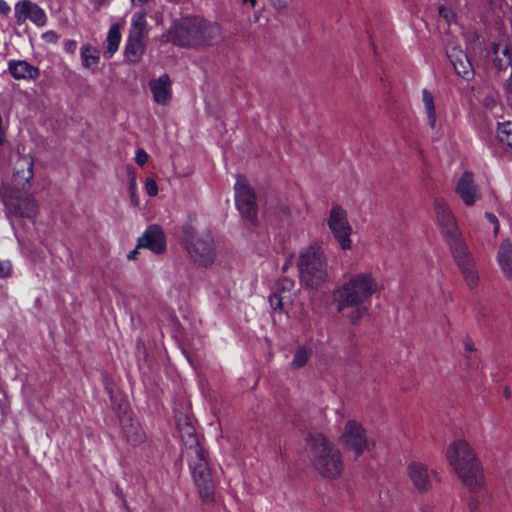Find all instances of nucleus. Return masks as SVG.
Returning <instances> with one entry per match:
<instances>
[{
    "mask_svg": "<svg viewBox=\"0 0 512 512\" xmlns=\"http://www.w3.org/2000/svg\"><path fill=\"white\" fill-rule=\"evenodd\" d=\"M34 162L32 157L24 155L15 163L11 184L0 188V199L7 219H33L38 213V204L31 191ZM13 227V224H11Z\"/></svg>",
    "mask_w": 512,
    "mask_h": 512,
    "instance_id": "1",
    "label": "nucleus"
},
{
    "mask_svg": "<svg viewBox=\"0 0 512 512\" xmlns=\"http://www.w3.org/2000/svg\"><path fill=\"white\" fill-rule=\"evenodd\" d=\"M378 290V283L370 271L353 274L348 281L338 287L333 294L337 310L345 313L352 323H356L368 313L366 303Z\"/></svg>",
    "mask_w": 512,
    "mask_h": 512,
    "instance_id": "2",
    "label": "nucleus"
},
{
    "mask_svg": "<svg viewBox=\"0 0 512 512\" xmlns=\"http://www.w3.org/2000/svg\"><path fill=\"white\" fill-rule=\"evenodd\" d=\"M167 40L181 47L212 45L222 40V30L216 23L199 17H187L170 27Z\"/></svg>",
    "mask_w": 512,
    "mask_h": 512,
    "instance_id": "3",
    "label": "nucleus"
},
{
    "mask_svg": "<svg viewBox=\"0 0 512 512\" xmlns=\"http://www.w3.org/2000/svg\"><path fill=\"white\" fill-rule=\"evenodd\" d=\"M185 434L187 435V439H183V443L187 450L189 467L193 480L198 488L201 498L204 501H211L214 496L215 487L218 483V475L210 467L206 452L200 445L194 428L187 425L185 428ZM182 438H184V434H182Z\"/></svg>",
    "mask_w": 512,
    "mask_h": 512,
    "instance_id": "4",
    "label": "nucleus"
},
{
    "mask_svg": "<svg viewBox=\"0 0 512 512\" xmlns=\"http://www.w3.org/2000/svg\"><path fill=\"white\" fill-rule=\"evenodd\" d=\"M446 458L461 481L471 490L483 483V474L473 449L465 440L453 441L447 448Z\"/></svg>",
    "mask_w": 512,
    "mask_h": 512,
    "instance_id": "5",
    "label": "nucleus"
},
{
    "mask_svg": "<svg viewBox=\"0 0 512 512\" xmlns=\"http://www.w3.org/2000/svg\"><path fill=\"white\" fill-rule=\"evenodd\" d=\"M307 449L315 469L326 478H337L343 471L340 451L322 434L310 435Z\"/></svg>",
    "mask_w": 512,
    "mask_h": 512,
    "instance_id": "6",
    "label": "nucleus"
},
{
    "mask_svg": "<svg viewBox=\"0 0 512 512\" xmlns=\"http://www.w3.org/2000/svg\"><path fill=\"white\" fill-rule=\"evenodd\" d=\"M183 241L193 261L202 266L211 265L216 258L214 239L209 231L197 232L192 226L183 229Z\"/></svg>",
    "mask_w": 512,
    "mask_h": 512,
    "instance_id": "7",
    "label": "nucleus"
},
{
    "mask_svg": "<svg viewBox=\"0 0 512 512\" xmlns=\"http://www.w3.org/2000/svg\"><path fill=\"white\" fill-rule=\"evenodd\" d=\"M298 270L301 281L314 287L322 283L327 276V263L324 252L319 246L304 249L299 256Z\"/></svg>",
    "mask_w": 512,
    "mask_h": 512,
    "instance_id": "8",
    "label": "nucleus"
},
{
    "mask_svg": "<svg viewBox=\"0 0 512 512\" xmlns=\"http://www.w3.org/2000/svg\"><path fill=\"white\" fill-rule=\"evenodd\" d=\"M327 224L340 247L343 250L351 249L350 235L352 227L347 219L346 211L338 205L333 206L330 210Z\"/></svg>",
    "mask_w": 512,
    "mask_h": 512,
    "instance_id": "9",
    "label": "nucleus"
},
{
    "mask_svg": "<svg viewBox=\"0 0 512 512\" xmlns=\"http://www.w3.org/2000/svg\"><path fill=\"white\" fill-rule=\"evenodd\" d=\"M341 444L356 457L369 449L370 443L367 439L364 428L355 420H349L345 424L340 437Z\"/></svg>",
    "mask_w": 512,
    "mask_h": 512,
    "instance_id": "10",
    "label": "nucleus"
},
{
    "mask_svg": "<svg viewBox=\"0 0 512 512\" xmlns=\"http://www.w3.org/2000/svg\"><path fill=\"white\" fill-rule=\"evenodd\" d=\"M434 212L436 220L446 236L450 248L457 242H463L460 237L455 217L445 200L436 198L434 200Z\"/></svg>",
    "mask_w": 512,
    "mask_h": 512,
    "instance_id": "11",
    "label": "nucleus"
},
{
    "mask_svg": "<svg viewBox=\"0 0 512 512\" xmlns=\"http://www.w3.org/2000/svg\"><path fill=\"white\" fill-rule=\"evenodd\" d=\"M235 203L242 217L254 224L257 219L256 198L243 178H238L235 184Z\"/></svg>",
    "mask_w": 512,
    "mask_h": 512,
    "instance_id": "12",
    "label": "nucleus"
},
{
    "mask_svg": "<svg viewBox=\"0 0 512 512\" xmlns=\"http://www.w3.org/2000/svg\"><path fill=\"white\" fill-rule=\"evenodd\" d=\"M451 251L466 284L471 289L476 288L479 282V275L474 260L464 242L453 244Z\"/></svg>",
    "mask_w": 512,
    "mask_h": 512,
    "instance_id": "13",
    "label": "nucleus"
},
{
    "mask_svg": "<svg viewBox=\"0 0 512 512\" xmlns=\"http://www.w3.org/2000/svg\"><path fill=\"white\" fill-rule=\"evenodd\" d=\"M14 14L19 25L30 20L34 25L43 27L48 20L46 12L39 5L29 0L18 1L14 7Z\"/></svg>",
    "mask_w": 512,
    "mask_h": 512,
    "instance_id": "14",
    "label": "nucleus"
},
{
    "mask_svg": "<svg viewBox=\"0 0 512 512\" xmlns=\"http://www.w3.org/2000/svg\"><path fill=\"white\" fill-rule=\"evenodd\" d=\"M455 192L466 206H473L482 198L479 187L474 183L473 174L468 171L459 178Z\"/></svg>",
    "mask_w": 512,
    "mask_h": 512,
    "instance_id": "15",
    "label": "nucleus"
},
{
    "mask_svg": "<svg viewBox=\"0 0 512 512\" xmlns=\"http://www.w3.org/2000/svg\"><path fill=\"white\" fill-rule=\"evenodd\" d=\"M123 415L119 416L120 425L124 436L127 441L136 446L145 440V432L140 427L139 423L132 418L131 413L128 411L127 404L120 405Z\"/></svg>",
    "mask_w": 512,
    "mask_h": 512,
    "instance_id": "16",
    "label": "nucleus"
},
{
    "mask_svg": "<svg viewBox=\"0 0 512 512\" xmlns=\"http://www.w3.org/2000/svg\"><path fill=\"white\" fill-rule=\"evenodd\" d=\"M407 474L413 486L420 492L431 488L435 473L420 462H412L407 467Z\"/></svg>",
    "mask_w": 512,
    "mask_h": 512,
    "instance_id": "17",
    "label": "nucleus"
},
{
    "mask_svg": "<svg viewBox=\"0 0 512 512\" xmlns=\"http://www.w3.org/2000/svg\"><path fill=\"white\" fill-rule=\"evenodd\" d=\"M138 247L147 248L156 254L163 253L166 248L163 230L157 225L148 227L143 236L139 238Z\"/></svg>",
    "mask_w": 512,
    "mask_h": 512,
    "instance_id": "18",
    "label": "nucleus"
},
{
    "mask_svg": "<svg viewBox=\"0 0 512 512\" xmlns=\"http://www.w3.org/2000/svg\"><path fill=\"white\" fill-rule=\"evenodd\" d=\"M293 287L294 283L290 279L285 278L278 282L275 291L269 297L270 306L274 311H283L285 306L291 303Z\"/></svg>",
    "mask_w": 512,
    "mask_h": 512,
    "instance_id": "19",
    "label": "nucleus"
},
{
    "mask_svg": "<svg viewBox=\"0 0 512 512\" xmlns=\"http://www.w3.org/2000/svg\"><path fill=\"white\" fill-rule=\"evenodd\" d=\"M446 53L455 72L459 76L469 79L473 75L472 65L467 55L461 49L455 46H448Z\"/></svg>",
    "mask_w": 512,
    "mask_h": 512,
    "instance_id": "20",
    "label": "nucleus"
},
{
    "mask_svg": "<svg viewBox=\"0 0 512 512\" xmlns=\"http://www.w3.org/2000/svg\"><path fill=\"white\" fill-rule=\"evenodd\" d=\"M8 71L16 80H36L40 76L38 67L31 65L25 60H9Z\"/></svg>",
    "mask_w": 512,
    "mask_h": 512,
    "instance_id": "21",
    "label": "nucleus"
},
{
    "mask_svg": "<svg viewBox=\"0 0 512 512\" xmlns=\"http://www.w3.org/2000/svg\"><path fill=\"white\" fill-rule=\"evenodd\" d=\"M149 87L156 103L165 105L169 102L171 98V81L167 74L150 80Z\"/></svg>",
    "mask_w": 512,
    "mask_h": 512,
    "instance_id": "22",
    "label": "nucleus"
},
{
    "mask_svg": "<svg viewBox=\"0 0 512 512\" xmlns=\"http://www.w3.org/2000/svg\"><path fill=\"white\" fill-rule=\"evenodd\" d=\"M145 39L146 37L128 35L124 49V56L128 62L138 63L142 59L146 49Z\"/></svg>",
    "mask_w": 512,
    "mask_h": 512,
    "instance_id": "23",
    "label": "nucleus"
},
{
    "mask_svg": "<svg viewBox=\"0 0 512 512\" xmlns=\"http://www.w3.org/2000/svg\"><path fill=\"white\" fill-rule=\"evenodd\" d=\"M496 260L502 274L507 279H512V243L509 240L500 243Z\"/></svg>",
    "mask_w": 512,
    "mask_h": 512,
    "instance_id": "24",
    "label": "nucleus"
},
{
    "mask_svg": "<svg viewBox=\"0 0 512 512\" xmlns=\"http://www.w3.org/2000/svg\"><path fill=\"white\" fill-rule=\"evenodd\" d=\"M121 42V31L119 24H113L108 30L104 57L110 59L117 52Z\"/></svg>",
    "mask_w": 512,
    "mask_h": 512,
    "instance_id": "25",
    "label": "nucleus"
},
{
    "mask_svg": "<svg viewBox=\"0 0 512 512\" xmlns=\"http://www.w3.org/2000/svg\"><path fill=\"white\" fill-rule=\"evenodd\" d=\"M80 56L82 65L87 69L94 70L100 61L99 50L90 44H85L81 47Z\"/></svg>",
    "mask_w": 512,
    "mask_h": 512,
    "instance_id": "26",
    "label": "nucleus"
},
{
    "mask_svg": "<svg viewBox=\"0 0 512 512\" xmlns=\"http://www.w3.org/2000/svg\"><path fill=\"white\" fill-rule=\"evenodd\" d=\"M146 12L144 10L136 12L131 18L129 35L147 37Z\"/></svg>",
    "mask_w": 512,
    "mask_h": 512,
    "instance_id": "27",
    "label": "nucleus"
},
{
    "mask_svg": "<svg viewBox=\"0 0 512 512\" xmlns=\"http://www.w3.org/2000/svg\"><path fill=\"white\" fill-rule=\"evenodd\" d=\"M422 102L424 105L428 124L432 129H434L436 127L437 114L434 104V97L427 89L422 90Z\"/></svg>",
    "mask_w": 512,
    "mask_h": 512,
    "instance_id": "28",
    "label": "nucleus"
},
{
    "mask_svg": "<svg viewBox=\"0 0 512 512\" xmlns=\"http://www.w3.org/2000/svg\"><path fill=\"white\" fill-rule=\"evenodd\" d=\"M311 356V348L306 346H299L294 353L293 360L291 362V368L296 370L304 367L308 363Z\"/></svg>",
    "mask_w": 512,
    "mask_h": 512,
    "instance_id": "29",
    "label": "nucleus"
},
{
    "mask_svg": "<svg viewBox=\"0 0 512 512\" xmlns=\"http://www.w3.org/2000/svg\"><path fill=\"white\" fill-rule=\"evenodd\" d=\"M497 138L502 144L512 149V122L498 124Z\"/></svg>",
    "mask_w": 512,
    "mask_h": 512,
    "instance_id": "30",
    "label": "nucleus"
},
{
    "mask_svg": "<svg viewBox=\"0 0 512 512\" xmlns=\"http://www.w3.org/2000/svg\"><path fill=\"white\" fill-rule=\"evenodd\" d=\"M128 189L132 204L137 206L139 204V197L137 195V179L136 173L131 169H128Z\"/></svg>",
    "mask_w": 512,
    "mask_h": 512,
    "instance_id": "31",
    "label": "nucleus"
},
{
    "mask_svg": "<svg viewBox=\"0 0 512 512\" xmlns=\"http://www.w3.org/2000/svg\"><path fill=\"white\" fill-rule=\"evenodd\" d=\"M504 0H480L481 8L486 12L496 13L501 9Z\"/></svg>",
    "mask_w": 512,
    "mask_h": 512,
    "instance_id": "32",
    "label": "nucleus"
},
{
    "mask_svg": "<svg viewBox=\"0 0 512 512\" xmlns=\"http://www.w3.org/2000/svg\"><path fill=\"white\" fill-rule=\"evenodd\" d=\"M439 16L444 19L447 24H451L455 18L453 10L446 6L439 7Z\"/></svg>",
    "mask_w": 512,
    "mask_h": 512,
    "instance_id": "33",
    "label": "nucleus"
},
{
    "mask_svg": "<svg viewBox=\"0 0 512 512\" xmlns=\"http://www.w3.org/2000/svg\"><path fill=\"white\" fill-rule=\"evenodd\" d=\"M145 190L149 196H156L158 194V185L152 178L145 180Z\"/></svg>",
    "mask_w": 512,
    "mask_h": 512,
    "instance_id": "34",
    "label": "nucleus"
},
{
    "mask_svg": "<svg viewBox=\"0 0 512 512\" xmlns=\"http://www.w3.org/2000/svg\"><path fill=\"white\" fill-rule=\"evenodd\" d=\"M41 38L47 43H57L59 40L58 34L53 30L44 32Z\"/></svg>",
    "mask_w": 512,
    "mask_h": 512,
    "instance_id": "35",
    "label": "nucleus"
},
{
    "mask_svg": "<svg viewBox=\"0 0 512 512\" xmlns=\"http://www.w3.org/2000/svg\"><path fill=\"white\" fill-rule=\"evenodd\" d=\"M148 154L144 149H138L135 155V161L138 165L143 166L148 161Z\"/></svg>",
    "mask_w": 512,
    "mask_h": 512,
    "instance_id": "36",
    "label": "nucleus"
},
{
    "mask_svg": "<svg viewBox=\"0 0 512 512\" xmlns=\"http://www.w3.org/2000/svg\"><path fill=\"white\" fill-rule=\"evenodd\" d=\"M11 272V264L7 260L0 259V277H7Z\"/></svg>",
    "mask_w": 512,
    "mask_h": 512,
    "instance_id": "37",
    "label": "nucleus"
},
{
    "mask_svg": "<svg viewBox=\"0 0 512 512\" xmlns=\"http://www.w3.org/2000/svg\"><path fill=\"white\" fill-rule=\"evenodd\" d=\"M289 0H272V5L277 11H284L287 9Z\"/></svg>",
    "mask_w": 512,
    "mask_h": 512,
    "instance_id": "38",
    "label": "nucleus"
},
{
    "mask_svg": "<svg viewBox=\"0 0 512 512\" xmlns=\"http://www.w3.org/2000/svg\"><path fill=\"white\" fill-rule=\"evenodd\" d=\"M77 42L72 39H68L64 42V50L67 53L73 54L76 51Z\"/></svg>",
    "mask_w": 512,
    "mask_h": 512,
    "instance_id": "39",
    "label": "nucleus"
},
{
    "mask_svg": "<svg viewBox=\"0 0 512 512\" xmlns=\"http://www.w3.org/2000/svg\"><path fill=\"white\" fill-rule=\"evenodd\" d=\"M485 217H486V219H487L491 224H493V226H494V233H495V234H497V233H498V231H499V222H498L497 217H496L494 214L489 213V212H486V213H485Z\"/></svg>",
    "mask_w": 512,
    "mask_h": 512,
    "instance_id": "40",
    "label": "nucleus"
},
{
    "mask_svg": "<svg viewBox=\"0 0 512 512\" xmlns=\"http://www.w3.org/2000/svg\"><path fill=\"white\" fill-rule=\"evenodd\" d=\"M505 91L507 94V100L512 105V80H508L505 84Z\"/></svg>",
    "mask_w": 512,
    "mask_h": 512,
    "instance_id": "41",
    "label": "nucleus"
},
{
    "mask_svg": "<svg viewBox=\"0 0 512 512\" xmlns=\"http://www.w3.org/2000/svg\"><path fill=\"white\" fill-rule=\"evenodd\" d=\"M11 11L10 6L7 4L6 1L0 0V14L2 15H8Z\"/></svg>",
    "mask_w": 512,
    "mask_h": 512,
    "instance_id": "42",
    "label": "nucleus"
},
{
    "mask_svg": "<svg viewBox=\"0 0 512 512\" xmlns=\"http://www.w3.org/2000/svg\"><path fill=\"white\" fill-rule=\"evenodd\" d=\"M141 247H136L134 250L130 251L129 254L127 255V258L129 260H135L137 258V254H138V249H140Z\"/></svg>",
    "mask_w": 512,
    "mask_h": 512,
    "instance_id": "43",
    "label": "nucleus"
},
{
    "mask_svg": "<svg viewBox=\"0 0 512 512\" xmlns=\"http://www.w3.org/2000/svg\"><path fill=\"white\" fill-rule=\"evenodd\" d=\"M504 396H505V398H506V399H510V398H511V396H512V391H511V389H510V388H508V387H507V388H505V390H504Z\"/></svg>",
    "mask_w": 512,
    "mask_h": 512,
    "instance_id": "44",
    "label": "nucleus"
},
{
    "mask_svg": "<svg viewBox=\"0 0 512 512\" xmlns=\"http://www.w3.org/2000/svg\"><path fill=\"white\" fill-rule=\"evenodd\" d=\"M245 4H250L252 7H255L257 0H243Z\"/></svg>",
    "mask_w": 512,
    "mask_h": 512,
    "instance_id": "45",
    "label": "nucleus"
},
{
    "mask_svg": "<svg viewBox=\"0 0 512 512\" xmlns=\"http://www.w3.org/2000/svg\"><path fill=\"white\" fill-rule=\"evenodd\" d=\"M465 348H466V350H467V351H472V350H473V346H472V344H471V343H469V342H466V343H465Z\"/></svg>",
    "mask_w": 512,
    "mask_h": 512,
    "instance_id": "46",
    "label": "nucleus"
},
{
    "mask_svg": "<svg viewBox=\"0 0 512 512\" xmlns=\"http://www.w3.org/2000/svg\"><path fill=\"white\" fill-rule=\"evenodd\" d=\"M133 4H140L142 5L143 3H145L147 0H131Z\"/></svg>",
    "mask_w": 512,
    "mask_h": 512,
    "instance_id": "47",
    "label": "nucleus"
},
{
    "mask_svg": "<svg viewBox=\"0 0 512 512\" xmlns=\"http://www.w3.org/2000/svg\"><path fill=\"white\" fill-rule=\"evenodd\" d=\"M105 0H92V2L97 5V6H100Z\"/></svg>",
    "mask_w": 512,
    "mask_h": 512,
    "instance_id": "48",
    "label": "nucleus"
},
{
    "mask_svg": "<svg viewBox=\"0 0 512 512\" xmlns=\"http://www.w3.org/2000/svg\"><path fill=\"white\" fill-rule=\"evenodd\" d=\"M493 103H494V100H492V99L491 100L486 99V101H485L486 106H489V107L492 106Z\"/></svg>",
    "mask_w": 512,
    "mask_h": 512,
    "instance_id": "49",
    "label": "nucleus"
},
{
    "mask_svg": "<svg viewBox=\"0 0 512 512\" xmlns=\"http://www.w3.org/2000/svg\"><path fill=\"white\" fill-rule=\"evenodd\" d=\"M422 512H430V508L428 506H426L422 509Z\"/></svg>",
    "mask_w": 512,
    "mask_h": 512,
    "instance_id": "50",
    "label": "nucleus"
},
{
    "mask_svg": "<svg viewBox=\"0 0 512 512\" xmlns=\"http://www.w3.org/2000/svg\"><path fill=\"white\" fill-rule=\"evenodd\" d=\"M470 510H471V512H476V510H475V508H474V506L472 504L470 506Z\"/></svg>",
    "mask_w": 512,
    "mask_h": 512,
    "instance_id": "51",
    "label": "nucleus"
}]
</instances>
